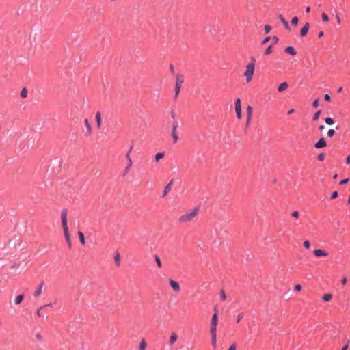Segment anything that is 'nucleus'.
<instances>
[{
  "label": "nucleus",
  "instance_id": "nucleus-1",
  "mask_svg": "<svg viewBox=\"0 0 350 350\" xmlns=\"http://www.w3.org/2000/svg\"><path fill=\"white\" fill-rule=\"evenodd\" d=\"M67 213H68V211H67L66 208H64L62 210L61 221H62V228H63L64 234V237L66 239V243H67L68 247L71 248L72 243H71L70 236L69 234L68 226V224H67Z\"/></svg>",
  "mask_w": 350,
  "mask_h": 350
},
{
  "label": "nucleus",
  "instance_id": "nucleus-2",
  "mask_svg": "<svg viewBox=\"0 0 350 350\" xmlns=\"http://www.w3.org/2000/svg\"><path fill=\"white\" fill-rule=\"evenodd\" d=\"M199 208L195 207L190 212L182 215L178 218V221L181 224H187L191 221L198 214Z\"/></svg>",
  "mask_w": 350,
  "mask_h": 350
},
{
  "label": "nucleus",
  "instance_id": "nucleus-3",
  "mask_svg": "<svg viewBox=\"0 0 350 350\" xmlns=\"http://www.w3.org/2000/svg\"><path fill=\"white\" fill-rule=\"evenodd\" d=\"M255 59L252 58V62L246 65V70L244 72V76L246 79V83H250L253 77L254 70H255Z\"/></svg>",
  "mask_w": 350,
  "mask_h": 350
},
{
  "label": "nucleus",
  "instance_id": "nucleus-4",
  "mask_svg": "<svg viewBox=\"0 0 350 350\" xmlns=\"http://www.w3.org/2000/svg\"><path fill=\"white\" fill-rule=\"evenodd\" d=\"M179 126L178 121H174L172 125V137L173 139L174 144L176 143L178 140V136L177 134V129Z\"/></svg>",
  "mask_w": 350,
  "mask_h": 350
},
{
  "label": "nucleus",
  "instance_id": "nucleus-5",
  "mask_svg": "<svg viewBox=\"0 0 350 350\" xmlns=\"http://www.w3.org/2000/svg\"><path fill=\"white\" fill-rule=\"evenodd\" d=\"M133 147L131 146L129 150V152H127V154H126V160L128 161V166H126L124 170V172H123V174H122V176H125L127 175V174L130 171V169L131 167H132V165H133V162H132V160H131V158L130 157V152L132 150Z\"/></svg>",
  "mask_w": 350,
  "mask_h": 350
},
{
  "label": "nucleus",
  "instance_id": "nucleus-6",
  "mask_svg": "<svg viewBox=\"0 0 350 350\" xmlns=\"http://www.w3.org/2000/svg\"><path fill=\"white\" fill-rule=\"evenodd\" d=\"M253 108L251 105H248L247 107V122H246V127L247 128L250 124L252 117Z\"/></svg>",
  "mask_w": 350,
  "mask_h": 350
},
{
  "label": "nucleus",
  "instance_id": "nucleus-7",
  "mask_svg": "<svg viewBox=\"0 0 350 350\" xmlns=\"http://www.w3.org/2000/svg\"><path fill=\"white\" fill-rule=\"evenodd\" d=\"M169 284L171 286V288L175 291V292H179L180 291V287L179 285V283L176 281H174L172 279L169 280Z\"/></svg>",
  "mask_w": 350,
  "mask_h": 350
},
{
  "label": "nucleus",
  "instance_id": "nucleus-8",
  "mask_svg": "<svg viewBox=\"0 0 350 350\" xmlns=\"http://www.w3.org/2000/svg\"><path fill=\"white\" fill-rule=\"evenodd\" d=\"M326 145L325 139L323 137H321L314 144V147L316 148H321L325 147Z\"/></svg>",
  "mask_w": 350,
  "mask_h": 350
},
{
  "label": "nucleus",
  "instance_id": "nucleus-9",
  "mask_svg": "<svg viewBox=\"0 0 350 350\" xmlns=\"http://www.w3.org/2000/svg\"><path fill=\"white\" fill-rule=\"evenodd\" d=\"M313 254L317 257L326 256L328 255L327 252L321 249H316L313 251Z\"/></svg>",
  "mask_w": 350,
  "mask_h": 350
},
{
  "label": "nucleus",
  "instance_id": "nucleus-10",
  "mask_svg": "<svg viewBox=\"0 0 350 350\" xmlns=\"http://www.w3.org/2000/svg\"><path fill=\"white\" fill-rule=\"evenodd\" d=\"M309 28H310L309 23H306L305 25L303 26V27L301 29L300 36L301 37L305 36L308 33Z\"/></svg>",
  "mask_w": 350,
  "mask_h": 350
},
{
  "label": "nucleus",
  "instance_id": "nucleus-11",
  "mask_svg": "<svg viewBox=\"0 0 350 350\" xmlns=\"http://www.w3.org/2000/svg\"><path fill=\"white\" fill-rule=\"evenodd\" d=\"M279 18H280L281 23L284 25L285 29L287 31H291V27H290L288 21L284 18V16L280 14V15H279Z\"/></svg>",
  "mask_w": 350,
  "mask_h": 350
},
{
  "label": "nucleus",
  "instance_id": "nucleus-12",
  "mask_svg": "<svg viewBox=\"0 0 350 350\" xmlns=\"http://www.w3.org/2000/svg\"><path fill=\"white\" fill-rule=\"evenodd\" d=\"M44 282L43 281H42V282L40 283V284H39V286H38V288H37V289L34 291V293H33V295H34L35 297H38V296H40V295H41V293H42V288H43V286H44Z\"/></svg>",
  "mask_w": 350,
  "mask_h": 350
},
{
  "label": "nucleus",
  "instance_id": "nucleus-13",
  "mask_svg": "<svg viewBox=\"0 0 350 350\" xmlns=\"http://www.w3.org/2000/svg\"><path fill=\"white\" fill-rule=\"evenodd\" d=\"M84 124H85V128H86V135H90L92 133V127H91V125L89 122V120L88 119H85L84 120Z\"/></svg>",
  "mask_w": 350,
  "mask_h": 350
},
{
  "label": "nucleus",
  "instance_id": "nucleus-14",
  "mask_svg": "<svg viewBox=\"0 0 350 350\" xmlns=\"http://www.w3.org/2000/svg\"><path fill=\"white\" fill-rule=\"evenodd\" d=\"M284 51L288 53V54H290L291 55H295L297 54V51L293 47V46H286L284 49Z\"/></svg>",
  "mask_w": 350,
  "mask_h": 350
},
{
  "label": "nucleus",
  "instance_id": "nucleus-15",
  "mask_svg": "<svg viewBox=\"0 0 350 350\" xmlns=\"http://www.w3.org/2000/svg\"><path fill=\"white\" fill-rule=\"evenodd\" d=\"M183 82H184V77L182 75H177L176 85L181 87V85L183 83Z\"/></svg>",
  "mask_w": 350,
  "mask_h": 350
},
{
  "label": "nucleus",
  "instance_id": "nucleus-16",
  "mask_svg": "<svg viewBox=\"0 0 350 350\" xmlns=\"http://www.w3.org/2000/svg\"><path fill=\"white\" fill-rule=\"evenodd\" d=\"M288 87V84L286 82L282 83L278 88V91L281 92L286 90Z\"/></svg>",
  "mask_w": 350,
  "mask_h": 350
},
{
  "label": "nucleus",
  "instance_id": "nucleus-17",
  "mask_svg": "<svg viewBox=\"0 0 350 350\" xmlns=\"http://www.w3.org/2000/svg\"><path fill=\"white\" fill-rule=\"evenodd\" d=\"M177 338H178V336H177L176 334L172 333L169 339V344L170 345H173L174 343H175L176 342Z\"/></svg>",
  "mask_w": 350,
  "mask_h": 350
},
{
  "label": "nucleus",
  "instance_id": "nucleus-18",
  "mask_svg": "<svg viewBox=\"0 0 350 350\" xmlns=\"http://www.w3.org/2000/svg\"><path fill=\"white\" fill-rule=\"evenodd\" d=\"M96 120L97 126H98V128H100L101 126V121H102L101 113L100 111L96 112Z\"/></svg>",
  "mask_w": 350,
  "mask_h": 350
},
{
  "label": "nucleus",
  "instance_id": "nucleus-19",
  "mask_svg": "<svg viewBox=\"0 0 350 350\" xmlns=\"http://www.w3.org/2000/svg\"><path fill=\"white\" fill-rule=\"evenodd\" d=\"M235 111L241 110V99L239 98H237L234 103Z\"/></svg>",
  "mask_w": 350,
  "mask_h": 350
},
{
  "label": "nucleus",
  "instance_id": "nucleus-20",
  "mask_svg": "<svg viewBox=\"0 0 350 350\" xmlns=\"http://www.w3.org/2000/svg\"><path fill=\"white\" fill-rule=\"evenodd\" d=\"M77 234H78L79 241H80L81 244L83 245H85V236H84L83 233L81 231H79Z\"/></svg>",
  "mask_w": 350,
  "mask_h": 350
},
{
  "label": "nucleus",
  "instance_id": "nucleus-21",
  "mask_svg": "<svg viewBox=\"0 0 350 350\" xmlns=\"http://www.w3.org/2000/svg\"><path fill=\"white\" fill-rule=\"evenodd\" d=\"M172 184V180H171L165 187L164 189V191H163V195H162V197H164L165 196L167 193L170 191V189H171V185Z\"/></svg>",
  "mask_w": 350,
  "mask_h": 350
},
{
  "label": "nucleus",
  "instance_id": "nucleus-22",
  "mask_svg": "<svg viewBox=\"0 0 350 350\" xmlns=\"http://www.w3.org/2000/svg\"><path fill=\"white\" fill-rule=\"evenodd\" d=\"M211 345L214 349L217 347V334H211Z\"/></svg>",
  "mask_w": 350,
  "mask_h": 350
},
{
  "label": "nucleus",
  "instance_id": "nucleus-23",
  "mask_svg": "<svg viewBox=\"0 0 350 350\" xmlns=\"http://www.w3.org/2000/svg\"><path fill=\"white\" fill-rule=\"evenodd\" d=\"M114 260L116 266L119 267L120 265V255L118 252H117L114 256Z\"/></svg>",
  "mask_w": 350,
  "mask_h": 350
},
{
  "label": "nucleus",
  "instance_id": "nucleus-24",
  "mask_svg": "<svg viewBox=\"0 0 350 350\" xmlns=\"http://www.w3.org/2000/svg\"><path fill=\"white\" fill-rule=\"evenodd\" d=\"M217 325L210 324V334H217Z\"/></svg>",
  "mask_w": 350,
  "mask_h": 350
},
{
  "label": "nucleus",
  "instance_id": "nucleus-25",
  "mask_svg": "<svg viewBox=\"0 0 350 350\" xmlns=\"http://www.w3.org/2000/svg\"><path fill=\"white\" fill-rule=\"evenodd\" d=\"M147 344L146 342V340L144 339H142L139 346V350H145Z\"/></svg>",
  "mask_w": 350,
  "mask_h": 350
},
{
  "label": "nucleus",
  "instance_id": "nucleus-26",
  "mask_svg": "<svg viewBox=\"0 0 350 350\" xmlns=\"http://www.w3.org/2000/svg\"><path fill=\"white\" fill-rule=\"evenodd\" d=\"M23 298H24V296L23 295H19L18 296L16 297L15 298V304H19L22 302V301L23 300Z\"/></svg>",
  "mask_w": 350,
  "mask_h": 350
},
{
  "label": "nucleus",
  "instance_id": "nucleus-27",
  "mask_svg": "<svg viewBox=\"0 0 350 350\" xmlns=\"http://www.w3.org/2000/svg\"><path fill=\"white\" fill-rule=\"evenodd\" d=\"M165 156L164 152H158L155 155V161L158 162L161 159L163 158Z\"/></svg>",
  "mask_w": 350,
  "mask_h": 350
},
{
  "label": "nucleus",
  "instance_id": "nucleus-28",
  "mask_svg": "<svg viewBox=\"0 0 350 350\" xmlns=\"http://www.w3.org/2000/svg\"><path fill=\"white\" fill-rule=\"evenodd\" d=\"M332 297V295L330 294V293H327V294H325L323 297H322V299L324 301H329Z\"/></svg>",
  "mask_w": 350,
  "mask_h": 350
},
{
  "label": "nucleus",
  "instance_id": "nucleus-29",
  "mask_svg": "<svg viewBox=\"0 0 350 350\" xmlns=\"http://www.w3.org/2000/svg\"><path fill=\"white\" fill-rule=\"evenodd\" d=\"M154 260L158 267L161 268L162 267V263L159 256L154 255Z\"/></svg>",
  "mask_w": 350,
  "mask_h": 350
},
{
  "label": "nucleus",
  "instance_id": "nucleus-30",
  "mask_svg": "<svg viewBox=\"0 0 350 350\" xmlns=\"http://www.w3.org/2000/svg\"><path fill=\"white\" fill-rule=\"evenodd\" d=\"M27 94H28V92H27V89H26L25 88H23V89H22V90L21 91V94H20V95H21V96L22 98H26V97L27 96Z\"/></svg>",
  "mask_w": 350,
  "mask_h": 350
},
{
  "label": "nucleus",
  "instance_id": "nucleus-31",
  "mask_svg": "<svg viewBox=\"0 0 350 350\" xmlns=\"http://www.w3.org/2000/svg\"><path fill=\"white\" fill-rule=\"evenodd\" d=\"M325 123H326L327 124H328V125H332V124H334V119H333V118H326L325 119Z\"/></svg>",
  "mask_w": 350,
  "mask_h": 350
},
{
  "label": "nucleus",
  "instance_id": "nucleus-32",
  "mask_svg": "<svg viewBox=\"0 0 350 350\" xmlns=\"http://www.w3.org/2000/svg\"><path fill=\"white\" fill-rule=\"evenodd\" d=\"M321 113V110H318V111H317L314 114L313 118H312V119H313V120H314V121H316V120H317L319 119V116H320Z\"/></svg>",
  "mask_w": 350,
  "mask_h": 350
},
{
  "label": "nucleus",
  "instance_id": "nucleus-33",
  "mask_svg": "<svg viewBox=\"0 0 350 350\" xmlns=\"http://www.w3.org/2000/svg\"><path fill=\"white\" fill-rule=\"evenodd\" d=\"M56 303H57V301H55L54 303H49V304L43 305V306L40 307V310H42V309L44 308H46V307H53L55 304H56Z\"/></svg>",
  "mask_w": 350,
  "mask_h": 350
},
{
  "label": "nucleus",
  "instance_id": "nucleus-34",
  "mask_svg": "<svg viewBox=\"0 0 350 350\" xmlns=\"http://www.w3.org/2000/svg\"><path fill=\"white\" fill-rule=\"evenodd\" d=\"M219 295H220L221 299L222 301H225L226 299V295L225 291L224 290H221L220 291Z\"/></svg>",
  "mask_w": 350,
  "mask_h": 350
},
{
  "label": "nucleus",
  "instance_id": "nucleus-35",
  "mask_svg": "<svg viewBox=\"0 0 350 350\" xmlns=\"http://www.w3.org/2000/svg\"><path fill=\"white\" fill-rule=\"evenodd\" d=\"M334 134H335V131L333 129H329L327 131V136L329 137H333L334 135Z\"/></svg>",
  "mask_w": 350,
  "mask_h": 350
},
{
  "label": "nucleus",
  "instance_id": "nucleus-36",
  "mask_svg": "<svg viewBox=\"0 0 350 350\" xmlns=\"http://www.w3.org/2000/svg\"><path fill=\"white\" fill-rule=\"evenodd\" d=\"M303 245L306 249H309L310 247V243L309 241L306 240L304 241Z\"/></svg>",
  "mask_w": 350,
  "mask_h": 350
},
{
  "label": "nucleus",
  "instance_id": "nucleus-37",
  "mask_svg": "<svg viewBox=\"0 0 350 350\" xmlns=\"http://www.w3.org/2000/svg\"><path fill=\"white\" fill-rule=\"evenodd\" d=\"M298 21H299V19H298L297 16H295L291 20V24L293 25H297L298 23Z\"/></svg>",
  "mask_w": 350,
  "mask_h": 350
},
{
  "label": "nucleus",
  "instance_id": "nucleus-38",
  "mask_svg": "<svg viewBox=\"0 0 350 350\" xmlns=\"http://www.w3.org/2000/svg\"><path fill=\"white\" fill-rule=\"evenodd\" d=\"M265 33L266 34L269 33L270 31L271 30V27L270 25H266L264 27Z\"/></svg>",
  "mask_w": 350,
  "mask_h": 350
},
{
  "label": "nucleus",
  "instance_id": "nucleus-39",
  "mask_svg": "<svg viewBox=\"0 0 350 350\" xmlns=\"http://www.w3.org/2000/svg\"><path fill=\"white\" fill-rule=\"evenodd\" d=\"M272 52V46L270 45L269 46H268L265 51V55H269Z\"/></svg>",
  "mask_w": 350,
  "mask_h": 350
},
{
  "label": "nucleus",
  "instance_id": "nucleus-40",
  "mask_svg": "<svg viewBox=\"0 0 350 350\" xmlns=\"http://www.w3.org/2000/svg\"><path fill=\"white\" fill-rule=\"evenodd\" d=\"M181 87L180 86H176L175 87V98H176L180 92Z\"/></svg>",
  "mask_w": 350,
  "mask_h": 350
},
{
  "label": "nucleus",
  "instance_id": "nucleus-41",
  "mask_svg": "<svg viewBox=\"0 0 350 350\" xmlns=\"http://www.w3.org/2000/svg\"><path fill=\"white\" fill-rule=\"evenodd\" d=\"M322 20L324 22H327L329 21V17L325 13L322 14Z\"/></svg>",
  "mask_w": 350,
  "mask_h": 350
},
{
  "label": "nucleus",
  "instance_id": "nucleus-42",
  "mask_svg": "<svg viewBox=\"0 0 350 350\" xmlns=\"http://www.w3.org/2000/svg\"><path fill=\"white\" fill-rule=\"evenodd\" d=\"M291 215L294 217L298 218L299 216V213L297 211H294L292 212Z\"/></svg>",
  "mask_w": 350,
  "mask_h": 350
},
{
  "label": "nucleus",
  "instance_id": "nucleus-43",
  "mask_svg": "<svg viewBox=\"0 0 350 350\" xmlns=\"http://www.w3.org/2000/svg\"><path fill=\"white\" fill-rule=\"evenodd\" d=\"M324 158H325V155L323 153H321L319 154L318 156H317V159L319 161H323L324 160Z\"/></svg>",
  "mask_w": 350,
  "mask_h": 350
},
{
  "label": "nucleus",
  "instance_id": "nucleus-44",
  "mask_svg": "<svg viewBox=\"0 0 350 350\" xmlns=\"http://www.w3.org/2000/svg\"><path fill=\"white\" fill-rule=\"evenodd\" d=\"M215 312L213 315L211 320H218V319H217V310L216 308H215Z\"/></svg>",
  "mask_w": 350,
  "mask_h": 350
},
{
  "label": "nucleus",
  "instance_id": "nucleus-45",
  "mask_svg": "<svg viewBox=\"0 0 350 350\" xmlns=\"http://www.w3.org/2000/svg\"><path fill=\"white\" fill-rule=\"evenodd\" d=\"M271 38L270 36H267L266 38H264V40H262V44H266L267 42H268L269 40H270Z\"/></svg>",
  "mask_w": 350,
  "mask_h": 350
},
{
  "label": "nucleus",
  "instance_id": "nucleus-46",
  "mask_svg": "<svg viewBox=\"0 0 350 350\" xmlns=\"http://www.w3.org/2000/svg\"><path fill=\"white\" fill-rule=\"evenodd\" d=\"M236 116L238 119H241L242 118L241 110L236 111Z\"/></svg>",
  "mask_w": 350,
  "mask_h": 350
},
{
  "label": "nucleus",
  "instance_id": "nucleus-47",
  "mask_svg": "<svg viewBox=\"0 0 350 350\" xmlns=\"http://www.w3.org/2000/svg\"><path fill=\"white\" fill-rule=\"evenodd\" d=\"M338 195V192H337V191H334V192L332 193V195H331L330 198H331V199H334V198H337Z\"/></svg>",
  "mask_w": 350,
  "mask_h": 350
},
{
  "label": "nucleus",
  "instance_id": "nucleus-48",
  "mask_svg": "<svg viewBox=\"0 0 350 350\" xmlns=\"http://www.w3.org/2000/svg\"><path fill=\"white\" fill-rule=\"evenodd\" d=\"M324 99L326 100V101H330L331 100V96L328 94H325L324 96Z\"/></svg>",
  "mask_w": 350,
  "mask_h": 350
},
{
  "label": "nucleus",
  "instance_id": "nucleus-49",
  "mask_svg": "<svg viewBox=\"0 0 350 350\" xmlns=\"http://www.w3.org/2000/svg\"><path fill=\"white\" fill-rule=\"evenodd\" d=\"M319 105V99H315L313 102H312V106L314 107H318Z\"/></svg>",
  "mask_w": 350,
  "mask_h": 350
},
{
  "label": "nucleus",
  "instance_id": "nucleus-50",
  "mask_svg": "<svg viewBox=\"0 0 350 350\" xmlns=\"http://www.w3.org/2000/svg\"><path fill=\"white\" fill-rule=\"evenodd\" d=\"M301 288H302V287H301V285H300V284H296L295 286V290L297 291H301Z\"/></svg>",
  "mask_w": 350,
  "mask_h": 350
},
{
  "label": "nucleus",
  "instance_id": "nucleus-51",
  "mask_svg": "<svg viewBox=\"0 0 350 350\" xmlns=\"http://www.w3.org/2000/svg\"><path fill=\"white\" fill-rule=\"evenodd\" d=\"M349 181V178H345V179H343L340 182V185H345L346 183H347Z\"/></svg>",
  "mask_w": 350,
  "mask_h": 350
},
{
  "label": "nucleus",
  "instance_id": "nucleus-52",
  "mask_svg": "<svg viewBox=\"0 0 350 350\" xmlns=\"http://www.w3.org/2000/svg\"><path fill=\"white\" fill-rule=\"evenodd\" d=\"M36 315H38L40 317H44V315L41 313V310H40V308L37 310Z\"/></svg>",
  "mask_w": 350,
  "mask_h": 350
},
{
  "label": "nucleus",
  "instance_id": "nucleus-53",
  "mask_svg": "<svg viewBox=\"0 0 350 350\" xmlns=\"http://www.w3.org/2000/svg\"><path fill=\"white\" fill-rule=\"evenodd\" d=\"M243 318V314H239L237 315V322L239 323Z\"/></svg>",
  "mask_w": 350,
  "mask_h": 350
},
{
  "label": "nucleus",
  "instance_id": "nucleus-54",
  "mask_svg": "<svg viewBox=\"0 0 350 350\" xmlns=\"http://www.w3.org/2000/svg\"><path fill=\"white\" fill-rule=\"evenodd\" d=\"M236 348H237L236 344H232V345H230V347H229V349L228 350H236Z\"/></svg>",
  "mask_w": 350,
  "mask_h": 350
},
{
  "label": "nucleus",
  "instance_id": "nucleus-55",
  "mask_svg": "<svg viewBox=\"0 0 350 350\" xmlns=\"http://www.w3.org/2000/svg\"><path fill=\"white\" fill-rule=\"evenodd\" d=\"M349 341H347V342L346 343V345H344V347L342 348V349H341V350H347L348 347H349Z\"/></svg>",
  "mask_w": 350,
  "mask_h": 350
},
{
  "label": "nucleus",
  "instance_id": "nucleus-56",
  "mask_svg": "<svg viewBox=\"0 0 350 350\" xmlns=\"http://www.w3.org/2000/svg\"><path fill=\"white\" fill-rule=\"evenodd\" d=\"M336 17L337 23L338 24H340L341 23V20H340V16H339V15L338 14H336Z\"/></svg>",
  "mask_w": 350,
  "mask_h": 350
},
{
  "label": "nucleus",
  "instance_id": "nucleus-57",
  "mask_svg": "<svg viewBox=\"0 0 350 350\" xmlns=\"http://www.w3.org/2000/svg\"><path fill=\"white\" fill-rule=\"evenodd\" d=\"M347 283V278L345 277H344L342 280H341V284L342 285H345Z\"/></svg>",
  "mask_w": 350,
  "mask_h": 350
},
{
  "label": "nucleus",
  "instance_id": "nucleus-58",
  "mask_svg": "<svg viewBox=\"0 0 350 350\" xmlns=\"http://www.w3.org/2000/svg\"><path fill=\"white\" fill-rule=\"evenodd\" d=\"M211 324L217 325L218 324V320H211Z\"/></svg>",
  "mask_w": 350,
  "mask_h": 350
},
{
  "label": "nucleus",
  "instance_id": "nucleus-59",
  "mask_svg": "<svg viewBox=\"0 0 350 350\" xmlns=\"http://www.w3.org/2000/svg\"><path fill=\"white\" fill-rule=\"evenodd\" d=\"M346 163L349 164L350 163V155H348L346 158Z\"/></svg>",
  "mask_w": 350,
  "mask_h": 350
},
{
  "label": "nucleus",
  "instance_id": "nucleus-60",
  "mask_svg": "<svg viewBox=\"0 0 350 350\" xmlns=\"http://www.w3.org/2000/svg\"><path fill=\"white\" fill-rule=\"evenodd\" d=\"M323 35H324L323 31H319V33H318V37H319V38H321V37H323Z\"/></svg>",
  "mask_w": 350,
  "mask_h": 350
},
{
  "label": "nucleus",
  "instance_id": "nucleus-61",
  "mask_svg": "<svg viewBox=\"0 0 350 350\" xmlns=\"http://www.w3.org/2000/svg\"><path fill=\"white\" fill-rule=\"evenodd\" d=\"M273 40H274L275 43H277L279 40L278 38L276 36L273 37Z\"/></svg>",
  "mask_w": 350,
  "mask_h": 350
},
{
  "label": "nucleus",
  "instance_id": "nucleus-62",
  "mask_svg": "<svg viewBox=\"0 0 350 350\" xmlns=\"http://www.w3.org/2000/svg\"><path fill=\"white\" fill-rule=\"evenodd\" d=\"M170 114H171V117H172V118H175L176 113H175V111H171V113H170Z\"/></svg>",
  "mask_w": 350,
  "mask_h": 350
},
{
  "label": "nucleus",
  "instance_id": "nucleus-63",
  "mask_svg": "<svg viewBox=\"0 0 350 350\" xmlns=\"http://www.w3.org/2000/svg\"><path fill=\"white\" fill-rule=\"evenodd\" d=\"M293 112H294V109H290V110H288V111L287 114H288V115H291V114H292Z\"/></svg>",
  "mask_w": 350,
  "mask_h": 350
},
{
  "label": "nucleus",
  "instance_id": "nucleus-64",
  "mask_svg": "<svg viewBox=\"0 0 350 350\" xmlns=\"http://www.w3.org/2000/svg\"><path fill=\"white\" fill-rule=\"evenodd\" d=\"M170 68L171 72L172 73H174V66H173L172 64L170 65Z\"/></svg>",
  "mask_w": 350,
  "mask_h": 350
}]
</instances>
